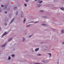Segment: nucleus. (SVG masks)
Wrapping results in <instances>:
<instances>
[{
  "mask_svg": "<svg viewBox=\"0 0 64 64\" xmlns=\"http://www.w3.org/2000/svg\"><path fill=\"white\" fill-rule=\"evenodd\" d=\"M42 61L44 63H48V60H43Z\"/></svg>",
  "mask_w": 64,
  "mask_h": 64,
  "instance_id": "obj_1",
  "label": "nucleus"
},
{
  "mask_svg": "<svg viewBox=\"0 0 64 64\" xmlns=\"http://www.w3.org/2000/svg\"><path fill=\"white\" fill-rule=\"evenodd\" d=\"M6 34H7V33L6 32L2 36V37H3L4 36H5V35H6Z\"/></svg>",
  "mask_w": 64,
  "mask_h": 64,
  "instance_id": "obj_2",
  "label": "nucleus"
},
{
  "mask_svg": "<svg viewBox=\"0 0 64 64\" xmlns=\"http://www.w3.org/2000/svg\"><path fill=\"white\" fill-rule=\"evenodd\" d=\"M25 41V38H23L22 40V42H24Z\"/></svg>",
  "mask_w": 64,
  "mask_h": 64,
  "instance_id": "obj_3",
  "label": "nucleus"
},
{
  "mask_svg": "<svg viewBox=\"0 0 64 64\" xmlns=\"http://www.w3.org/2000/svg\"><path fill=\"white\" fill-rule=\"evenodd\" d=\"M8 6V5L7 4H6L4 5V8H7V7Z\"/></svg>",
  "mask_w": 64,
  "mask_h": 64,
  "instance_id": "obj_4",
  "label": "nucleus"
},
{
  "mask_svg": "<svg viewBox=\"0 0 64 64\" xmlns=\"http://www.w3.org/2000/svg\"><path fill=\"white\" fill-rule=\"evenodd\" d=\"M12 39V38H10V39H9L8 41H10Z\"/></svg>",
  "mask_w": 64,
  "mask_h": 64,
  "instance_id": "obj_5",
  "label": "nucleus"
},
{
  "mask_svg": "<svg viewBox=\"0 0 64 64\" xmlns=\"http://www.w3.org/2000/svg\"><path fill=\"white\" fill-rule=\"evenodd\" d=\"M39 50V48H37L35 50V51H37Z\"/></svg>",
  "mask_w": 64,
  "mask_h": 64,
  "instance_id": "obj_6",
  "label": "nucleus"
},
{
  "mask_svg": "<svg viewBox=\"0 0 64 64\" xmlns=\"http://www.w3.org/2000/svg\"><path fill=\"white\" fill-rule=\"evenodd\" d=\"M21 17L22 18H24V14H21Z\"/></svg>",
  "mask_w": 64,
  "mask_h": 64,
  "instance_id": "obj_7",
  "label": "nucleus"
},
{
  "mask_svg": "<svg viewBox=\"0 0 64 64\" xmlns=\"http://www.w3.org/2000/svg\"><path fill=\"white\" fill-rule=\"evenodd\" d=\"M42 5L41 4H39L38 5V7H40V6H41Z\"/></svg>",
  "mask_w": 64,
  "mask_h": 64,
  "instance_id": "obj_8",
  "label": "nucleus"
},
{
  "mask_svg": "<svg viewBox=\"0 0 64 64\" xmlns=\"http://www.w3.org/2000/svg\"><path fill=\"white\" fill-rule=\"evenodd\" d=\"M41 25L42 26H46V24H42Z\"/></svg>",
  "mask_w": 64,
  "mask_h": 64,
  "instance_id": "obj_9",
  "label": "nucleus"
},
{
  "mask_svg": "<svg viewBox=\"0 0 64 64\" xmlns=\"http://www.w3.org/2000/svg\"><path fill=\"white\" fill-rule=\"evenodd\" d=\"M62 34H63V33H64V30H62Z\"/></svg>",
  "mask_w": 64,
  "mask_h": 64,
  "instance_id": "obj_10",
  "label": "nucleus"
},
{
  "mask_svg": "<svg viewBox=\"0 0 64 64\" xmlns=\"http://www.w3.org/2000/svg\"><path fill=\"white\" fill-rule=\"evenodd\" d=\"M26 22V19L25 18H24V21L23 22V23H24Z\"/></svg>",
  "mask_w": 64,
  "mask_h": 64,
  "instance_id": "obj_11",
  "label": "nucleus"
},
{
  "mask_svg": "<svg viewBox=\"0 0 64 64\" xmlns=\"http://www.w3.org/2000/svg\"><path fill=\"white\" fill-rule=\"evenodd\" d=\"M14 20H15V18H13L12 20V22H14Z\"/></svg>",
  "mask_w": 64,
  "mask_h": 64,
  "instance_id": "obj_12",
  "label": "nucleus"
},
{
  "mask_svg": "<svg viewBox=\"0 0 64 64\" xmlns=\"http://www.w3.org/2000/svg\"><path fill=\"white\" fill-rule=\"evenodd\" d=\"M6 45V44H5L2 46V47H4Z\"/></svg>",
  "mask_w": 64,
  "mask_h": 64,
  "instance_id": "obj_13",
  "label": "nucleus"
},
{
  "mask_svg": "<svg viewBox=\"0 0 64 64\" xmlns=\"http://www.w3.org/2000/svg\"><path fill=\"white\" fill-rule=\"evenodd\" d=\"M17 9V7H15L14 8V10H16V9Z\"/></svg>",
  "mask_w": 64,
  "mask_h": 64,
  "instance_id": "obj_14",
  "label": "nucleus"
},
{
  "mask_svg": "<svg viewBox=\"0 0 64 64\" xmlns=\"http://www.w3.org/2000/svg\"><path fill=\"white\" fill-rule=\"evenodd\" d=\"M48 54H49V55H50V57H51L52 56L51 54V53H48Z\"/></svg>",
  "mask_w": 64,
  "mask_h": 64,
  "instance_id": "obj_15",
  "label": "nucleus"
},
{
  "mask_svg": "<svg viewBox=\"0 0 64 64\" xmlns=\"http://www.w3.org/2000/svg\"><path fill=\"white\" fill-rule=\"evenodd\" d=\"M30 26H31V25L29 24V25L27 26H26V27H30Z\"/></svg>",
  "mask_w": 64,
  "mask_h": 64,
  "instance_id": "obj_16",
  "label": "nucleus"
},
{
  "mask_svg": "<svg viewBox=\"0 0 64 64\" xmlns=\"http://www.w3.org/2000/svg\"><path fill=\"white\" fill-rule=\"evenodd\" d=\"M33 34H32L31 36H28V38H30V37H32V36H33Z\"/></svg>",
  "mask_w": 64,
  "mask_h": 64,
  "instance_id": "obj_17",
  "label": "nucleus"
},
{
  "mask_svg": "<svg viewBox=\"0 0 64 64\" xmlns=\"http://www.w3.org/2000/svg\"><path fill=\"white\" fill-rule=\"evenodd\" d=\"M11 57L10 56H8V60H11Z\"/></svg>",
  "mask_w": 64,
  "mask_h": 64,
  "instance_id": "obj_18",
  "label": "nucleus"
},
{
  "mask_svg": "<svg viewBox=\"0 0 64 64\" xmlns=\"http://www.w3.org/2000/svg\"><path fill=\"white\" fill-rule=\"evenodd\" d=\"M60 9H61V10H64V7H62V8H61Z\"/></svg>",
  "mask_w": 64,
  "mask_h": 64,
  "instance_id": "obj_19",
  "label": "nucleus"
},
{
  "mask_svg": "<svg viewBox=\"0 0 64 64\" xmlns=\"http://www.w3.org/2000/svg\"><path fill=\"white\" fill-rule=\"evenodd\" d=\"M44 12V10H41L40 11V12Z\"/></svg>",
  "mask_w": 64,
  "mask_h": 64,
  "instance_id": "obj_20",
  "label": "nucleus"
},
{
  "mask_svg": "<svg viewBox=\"0 0 64 64\" xmlns=\"http://www.w3.org/2000/svg\"><path fill=\"white\" fill-rule=\"evenodd\" d=\"M42 17H43V18H47V16H42Z\"/></svg>",
  "mask_w": 64,
  "mask_h": 64,
  "instance_id": "obj_21",
  "label": "nucleus"
},
{
  "mask_svg": "<svg viewBox=\"0 0 64 64\" xmlns=\"http://www.w3.org/2000/svg\"><path fill=\"white\" fill-rule=\"evenodd\" d=\"M43 2V1L41 0L40 1V2L39 3H42Z\"/></svg>",
  "mask_w": 64,
  "mask_h": 64,
  "instance_id": "obj_22",
  "label": "nucleus"
},
{
  "mask_svg": "<svg viewBox=\"0 0 64 64\" xmlns=\"http://www.w3.org/2000/svg\"><path fill=\"white\" fill-rule=\"evenodd\" d=\"M34 22H28V23H34Z\"/></svg>",
  "mask_w": 64,
  "mask_h": 64,
  "instance_id": "obj_23",
  "label": "nucleus"
},
{
  "mask_svg": "<svg viewBox=\"0 0 64 64\" xmlns=\"http://www.w3.org/2000/svg\"><path fill=\"white\" fill-rule=\"evenodd\" d=\"M18 14V12L17 11V12H16V15H17Z\"/></svg>",
  "mask_w": 64,
  "mask_h": 64,
  "instance_id": "obj_24",
  "label": "nucleus"
},
{
  "mask_svg": "<svg viewBox=\"0 0 64 64\" xmlns=\"http://www.w3.org/2000/svg\"><path fill=\"white\" fill-rule=\"evenodd\" d=\"M41 54H37V56H41Z\"/></svg>",
  "mask_w": 64,
  "mask_h": 64,
  "instance_id": "obj_25",
  "label": "nucleus"
},
{
  "mask_svg": "<svg viewBox=\"0 0 64 64\" xmlns=\"http://www.w3.org/2000/svg\"><path fill=\"white\" fill-rule=\"evenodd\" d=\"M28 1H29V0H26V2H28Z\"/></svg>",
  "mask_w": 64,
  "mask_h": 64,
  "instance_id": "obj_26",
  "label": "nucleus"
},
{
  "mask_svg": "<svg viewBox=\"0 0 64 64\" xmlns=\"http://www.w3.org/2000/svg\"><path fill=\"white\" fill-rule=\"evenodd\" d=\"M1 7H4V5H1Z\"/></svg>",
  "mask_w": 64,
  "mask_h": 64,
  "instance_id": "obj_27",
  "label": "nucleus"
},
{
  "mask_svg": "<svg viewBox=\"0 0 64 64\" xmlns=\"http://www.w3.org/2000/svg\"><path fill=\"white\" fill-rule=\"evenodd\" d=\"M4 13L5 14H7V11L5 12Z\"/></svg>",
  "mask_w": 64,
  "mask_h": 64,
  "instance_id": "obj_28",
  "label": "nucleus"
},
{
  "mask_svg": "<svg viewBox=\"0 0 64 64\" xmlns=\"http://www.w3.org/2000/svg\"><path fill=\"white\" fill-rule=\"evenodd\" d=\"M39 22H34L35 23H38Z\"/></svg>",
  "mask_w": 64,
  "mask_h": 64,
  "instance_id": "obj_29",
  "label": "nucleus"
},
{
  "mask_svg": "<svg viewBox=\"0 0 64 64\" xmlns=\"http://www.w3.org/2000/svg\"><path fill=\"white\" fill-rule=\"evenodd\" d=\"M14 56H15V55L14 54H13L12 56V57H14Z\"/></svg>",
  "mask_w": 64,
  "mask_h": 64,
  "instance_id": "obj_30",
  "label": "nucleus"
},
{
  "mask_svg": "<svg viewBox=\"0 0 64 64\" xmlns=\"http://www.w3.org/2000/svg\"><path fill=\"white\" fill-rule=\"evenodd\" d=\"M1 8H0V12H2V10H1Z\"/></svg>",
  "mask_w": 64,
  "mask_h": 64,
  "instance_id": "obj_31",
  "label": "nucleus"
},
{
  "mask_svg": "<svg viewBox=\"0 0 64 64\" xmlns=\"http://www.w3.org/2000/svg\"><path fill=\"white\" fill-rule=\"evenodd\" d=\"M24 5L26 7V6H27V4H24Z\"/></svg>",
  "mask_w": 64,
  "mask_h": 64,
  "instance_id": "obj_32",
  "label": "nucleus"
},
{
  "mask_svg": "<svg viewBox=\"0 0 64 64\" xmlns=\"http://www.w3.org/2000/svg\"><path fill=\"white\" fill-rule=\"evenodd\" d=\"M9 10H10V8H8L7 9L8 11H9Z\"/></svg>",
  "mask_w": 64,
  "mask_h": 64,
  "instance_id": "obj_33",
  "label": "nucleus"
},
{
  "mask_svg": "<svg viewBox=\"0 0 64 64\" xmlns=\"http://www.w3.org/2000/svg\"><path fill=\"white\" fill-rule=\"evenodd\" d=\"M4 25H6V26L7 25V23H4Z\"/></svg>",
  "mask_w": 64,
  "mask_h": 64,
  "instance_id": "obj_34",
  "label": "nucleus"
},
{
  "mask_svg": "<svg viewBox=\"0 0 64 64\" xmlns=\"http://www.w3.org/2000/svg\"><path fill=\"white\" fill-rule=\"evenodd\" d=\"M12 22H13L11 21V22H10V24H11L12 23Z\"/></svg>",
  "mask_w": 64,
  "mask_h": 64,
  "instance_id": "obj_35",
  "label": "nucleus"
},
{
  "mask_svg": "<svg viewBox=\"0 0 64 64\" xmlns=\"http://www.w3.org/2000/svg\"><path fill=\"white\" fill-rule=\"evenodd\" d=\"M41 44H43V42H40Z\"/></svg>",
  "mask_w": 64,
  "mask_h": 64,
  "instance_id": "obj_36",
  "label": "nucleus"
},
{
  "mask_svg": "<svg viewBox=\"0 0 64 64\" xmlns=\"http://www.w3.org/2000/svg\"><path fill=\"white\" fill-rule=\"evenodd\" d=\"M32 52H34V50H32Z\"/></svg>",
  "mask_w": 64,
  "mask_h": 64,
  "instance_id": "obj_37",
  "label": "nucleus"
},
{
  "mask_svg": "<svg viewBox=\"0 0 64 64\" xmlns=\"http://www.w3.org/2000/svg\"><path fill=\"white\" fill-rule=\"evenodd\" d=\"M52 50H54V49H52Z\"/></svg>",
  "mask_w": 64,
  "mask_h": 64,
  "instance_id": "obj_38",
  "label": "nucleus"
},
{
  "mask_svg": "<svg viewBox=\"0 0 64 64\" xmlns=\"http://www.w3.org/2000/svg\"><path fill=\"white\" fill-rule=\"evenodd\" d=\"M57 64H59V62H58Z\"/></svg>",
  "mask_w": 64,
  "mask_h": 64,
  "instance_id": "obj_39",
  "label": "nucleus"
},
{
  "mask_svg": "<svg viewBox=\"0 0 64 64\" xmlns=\"http://www.w3.org/2000/svg\"><path fill=\"white\" fill-rule=\"evenodd\" d=\"M1 29V27H0V30Z\"/></svg>",
  "mask_w": 64,
  "mask_h": 64,
  "instance_id": "obj_40",
  "label": "nucleus"
},
{
  "mask_svg": "<svg viewBox=\"0 0 64 64\" xmlns=\"http://www.w3.org/2000/svg\"><path fill=\"white\" fill-rule=\"evenodd\" d=\"M37 0H35V1H37Z\"/></svg>",
  "mask_w": 64,
  "mask_h": 64,
  "instance_id": "obj_41",
  "label": "nucleus"
},
{
  "mask_svg": "<svg viewBox=\"0 0 64 64\" xmlns=\"http://www.w3.org/2000/svg\"><path fill=\"white\" fill-rule=\"evenodd\" d=\"M38 0V1H40V0Z\"/></svg>",
  "mask_w": 64,
  "mask_h": 64,
  "instance_id": "obj_42",
  "label": "nucleus"
}]
</instances>
